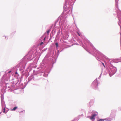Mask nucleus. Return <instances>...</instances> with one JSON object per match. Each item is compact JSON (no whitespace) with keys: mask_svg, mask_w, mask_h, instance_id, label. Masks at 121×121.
Masks as SVG:
<instances>
[{"mask_svg":"<svg viewBox=\"0 0 121 121\" xmlns=\"http://www.w3.org/2000/svg\"><path fill=\"white\" fill-rule=\"evenodd\" d=\"M43 44V42H41L40 43V45H41Z\"/></svg>","mask_w":121,"mask_h":121,"instance_id":"7","label":"nucleus"},{"mask_svg":"<svg viewBox=\"0 0 121 121\" xmlns=\"http://www.w3.org/2000/svg\"><path fill=\"white\" fill-rule=\"evenodd\" d=\"M11 72V71H9L8 72H9V73Z\"/></svg>","mask_w":121,"mask_h":121,"instance_id":"9","label":"nucleus"},{"mask_svg":"<svg viewBox=\"0 0 121 121\" xmlns=\"http://www.w3.org/2000/svg\"><path fill=\"white\" fill-rule=\"evenodd\" d=\"M15 74H17V72H16V73H15Z\"/></svg>","mask_w":121,"mask_h":121,"instance_id":"11","label":"nucleus"},{"mask_svg":"<svg viewBox=\"0 0 121 121\" xmlns=\"http://www.w3.org/2000/svg\"><path fill=\"white\" fill-rule=\"evenodd\" d=\"M104 121V119H100L98 120V121Z\"/></svg>","mask_w":121,"mask_h":121,"instance_id":"4","label":"nucleus"},{"mask_svg":"<svg viewBox=\"0 0 121 121\" xmlns=\"http://www.w3.org/2000/svg\"><path fill=\"white\" fill-rule=\"evenodd\" d=\"M5 108H4L3 109V112L4 113H5Z\"/></svg>","mask_w":121,"mask_h":121,"instance_id":"6","label":"nucleus"},{"mask_svg":"<svg viewBox=\"0 0 121 121\" xmlns=\"http://www.w3.org/2000/svg\"><path fill=\"white\" fill-rule=\"evenodd\" d=\"M45 37L44 38V39H43L44 40H45Z\"/></svg>","mask_w":121,"mask_h":121,"instance_id":"10","label":"nucleus"},{"mask_svg":"<svg viewBox=\"0 0 121 121\" xmlns=\"http://www.w3.org/2000/svg\"><path fill=\"white\" fill-rule=\"evenodd\" d=\"M96 116V114L93 115L91 117H90V119L92 120L93 119H95V116Z\"/></svg>","mask_w":121,"mask_h":121,"instance_id":"1","label":"nucleus"},{"mask_svg":"<svg viewBox=\"0 0 121 121\" xmlns=\"http://www.w3.org/2000/svg\"><path fill=\"white\" fill-rule=\"evenodd\" d=\"M50 31L49 30L47 31V34H49V33Z\"/></svg>","mask_w":121,"mask_h":121,"instance_id":"5","label":"nucleus"},{"mask_svg":"<svg viewBox=\"0 0 121 121\" xmlns=\"http://www.w3.org/2000/svg\"><path fill=\"white\" fill-rule=\"evenodd\" d=\"M17 108V107H14L13 109H11V111H15Z\"/></svg>","mask_w":121,"mask_h":121,"instance_id":"2","label":"nucleus"},{"mask_svg":"<svg viewBox=\"0 0 121 121\" xmlns=\"http://www.w3.org/2000/svg\"><path fill=\"white\" fill-rule=\"evenodd\" d=\"M102 63V64H103V65L104 66V67H105V65H104V63Z\"/></svg>","mask_w":121,"mask_h":121,"instance_id":"8","label":"nucleus"},{"mask_svg":"<svg viewBox=\"0 0 121 121\" xmlns=\"http://www.w3.org/2000/svg\"><path fill=\"white\" fill-rule=\"evenodd\" d=\"M55 45L56 47H57L58 46V44L57 43H55Z\"/></svg>","mask_w":121,"mask_h":121,"instance_id":"3","label":"nucleus"}]
</instances>
